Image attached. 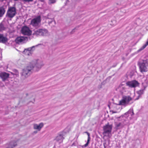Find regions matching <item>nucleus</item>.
<instances>
[{
	"instance_id": "6",
	"label": "nucleus",
	"mask_w": 148,
	"mask_h": 148,
	"mask_svg": "<svg viewBox=\"0 0 148 148\" xmlns=\"http://www.w3.org/2000/svg\"><path fill=\"white\" fill-rule=\"evenodd\" d=\"M134 114L133 110L132 109H130L129 111L125 113L123 116L122 118H124L129 122V121L132 118V116Z\"/></svg>"
},
{
	"instance_id": "18",
	"label": "nucleus",
	"mask_w": 148,
	"mask_h": 148,
	"mask_svg": "<svg viewBox=\"0 0 148 148\" xmlns=\"http://www.w3.org/2000/svg\"><path fill=\"white\" fill-rule=\"evenodd\" d=\"M7 41V38L3 36L2 34H0V42L5 43Z\"/></svg>"
},
{
	"instance_id": "23",
	"label": "nucleus",
	"mask_w": 148,
	"mask_h": 148,
	"mask_svg": "<svg viewBox=\"0 0 148 148\" xmlns=\"http://www.w3.org/2000/svg\"><path fill=\"white\" fill-rule=\"evenodd\" d=\"M125 100L124 99L123 97V99L121 100L119 102V105H127Z\"/></svg>"
},
{
	"instance_id": "28",
	"label": "nucleus",
	"mask_w": 148,
	"mask_h": 148,
	"mask_svg": "<svg viewBox=\"0 0 148 148\" xmlns=\"http://www.w3.org/2000/svg\"><path fill=\"white\" fill-rule=\"evenodd\" d=\"M15 72H16V75L17 76L18 75V71L16 70H15Z\"/></svg>"
},
{
	"instance_id": "17",
	"label": "nucleus",
	"mask_w": 148,
	"mask_h": 148,
	"mask_svg": "<svg viewBox=\"0 0 148 148\" xmlns=\"http://www.w3.org/2000/svg\"><path fill=\"white\" fill-rule=\"evenodd\" d=\"M43 123H40L38 125L35 124L34 125V128L35 130H38L40 131L43 126Z\"/></svg>"
},
{
	"instance_id": "11",
	"label": "nucleus",
	"mask_w": 148,
	"mask_h": 148,
	"mask_svg": "<svg viewBox=\"0 0 148 148\" xmlns=\"http://www.w3.org/2000/svg\"><path fill=\"white\" fill-rule=\"evenodd\" d=\"M127 86L131 88H135L139 85L138 82L136 80H133L131 81H128L126 83Z\"/></svg>"
},
{
	"instance_id": "7",
	"label": "nucleus",
	"mask_w": 148,
	"mask_h": 148,
	"mask_svg": "<svg viewBox=\"0 0 148 148\" xmlns=\"http://www.w3.org/2000/svg\"><path fill=\"white\" fill-rule=\"evenodd\" d=\"M103 134L105 136H109L112 131V125L108 124L103 127Z\"/></svg>"
},
{
	"instance_id": "33",
	"label": "nucleus",
	"mask_w": 148,
	"mask_h": 148,
	"mask_svg": "<svg viewBox=\"0 0 148 148\" xmlns=\"http://www.w3.org/2000/svg\"><path fill=\"white\" fill-rule=\"evenodd\" d=\"M40 1L41 2H43L44 1V0H40Z\"/></svg>"
},
{
	"instance_id": "30",
	"label": "nucleus",
	"mask_w": 148,
	"mask_h": 148,
	"mask_svg": "<svg viewBox=\"0 0 148 148\" xmlns=\"http://www.w3.org/2000/svg\"><path fill=\"white\" fill-rule=\"evenodd\" d=\"M75 28H74L71 31V34H72L73 33V32H75Z\"/></svg>"
},
{
	"instance_id": "8",
	"label": "nucleus",
	"mask_w": 148,
	"mask_h": 148,
	"mask_svg": "<svg viewBox=\"0 0 148 148\" xmlns=\"http://www.w3.org/2000/svg\"><path fill=\"white\" fill-rule=\"evenodd\" d=\"M16 8L14 7H10L8 10L7 16L10 18H12L16 15Z\"/></svg>"
},
{
	"instance_id": "25",
	"label": "nucleus",
	"mask_w": 148,
	"mask_h": 148,
	"mask_svg": "<svg viewBox=\"0 0 148 148\" xmlns=\"http://www.w3.org/2000/svg\"><path fill=\"white\" fill-rule=\"evenodd\" d=\"M5 28L4 25L2 23L0 24V31L4 30Z\"/></svg>"
},
{
	"instance_id": "22",
	"label": "nucleus",
	"mask_w": 148,
	"mask_h": 148,
	"mask_svg": "<svg viewBox=\"0 0 148 148\" xmlns=\"http://www.w3.org/2000/svg\"><path fill=\"white\" fill-rule=\"evenodd\" d=\"M86 133H87V134L88 136V140H87V142L83 146V147H86L88 146V145L89 144V141H90V134L87 132H86Z\"/></svg>"
},
{
	"instance_id": "12",
	"label": "nucleus",
	"mask_w": 148,
	"mask_h": 148,
	"mask_svg": "<svg viewBox=\"0 0 148 148\" xmlns=\"http://www.w3.org/2000/svg\"><path fill=\"white\" fill-rule=\"evenodd\" d=\"M28 39V38L26 37L20 36L17 37L15 41L17 43H24Z\"/></svg>"
},
{
	"instance_id": "10",
	"label": "nucleus",
	"mask_w": 148,
	"mask_h": 148,
	"mask_svg": "<svg viewBox=\"0 0 148 148\" xmlns=\"http://www.w3.org/2000/svg\"><path fill=\"white\" fill-rule=\"evenodd\" d=\"M21 33L25 35L30 36L32 34V31L29 27L25 26L23 27L21 30Z\"/></svg>"
},
{
	"instance_id": "15",
	"label": "nucleus",
	"mask_w": 148,
	"mask_h": 148,
	"mask_svg": "<svg viewBox=\"0 0 148 148\" xmlns=\"http://www.w3.org/2000/svg\"><path fill=\"white\" fill-rule=\"evenodd\" d=\"M9 74L5 72H2L0 73V77L2 79L3 81L7 80L9 77Z\"/></svg>"
},
{
	"instance_id": "2",
	"label": "nucleus",
	"mask_w": 148,
	"mask_h": 148,
	"mask_svg": "<svg viewBox=\"0 0 148 148\" xmlns=\"http://www.w3.org/2000/svg\"><path fill=\"white\" fill-rule=\"evenodd\" d=\"M48 30L44 28L34 29L32 34L36 36H46L48 35Z\"/></svg>"
},
{
	"instance_id": "32",
	"label": "nucleus",
	"mask_w": 148,
	"mask_h": 148,
	"mask_svg": "<svg viewBox=\"0 0 148 148\" xmlns=\"http://www.w3.org/2000/svg\"><path fill=\"white\" fill-rule=\"evenodd\" d=\"M116 112H113V113H116Z\"/></svg>"
},
{
	"instance_id": "9",
	"label": "nucleus",
	"mask_w": 148,
	"mask_h": 148,
	"mask_svg": "<svg viewBox=\"0 0 148 148\" xmlns=\"http://www.w3.org/2000/svg\"><path fill=\"white\" fill-rule=\"evenodd\" d=\"M139 65L141 72L147 71L148 63L146 61H144L143 62L140 63Z\"/></svg>"
},
{
	"instance_id": "4",
	"label": "nucleus",
	"mask_w": 148,
	"mask_h": 148,
	"mask_svg": "<svg viewBox=\"0 0 148 148\" xmlns=\"http://www.w3.org/2000/svg\"><path fill=\"white\" fill-rule=\"evenodd\" d=\"M41 21V17L38 16L31 20L30 24L34 27H38L40 26Z\"/></svg>"
},
{
	"instance_id": "3",
	"label": "nucleus",
	"mask_w": 148,
	"mask_h": 148,
	"mask_svg": "<svg viewBox=\"0 0 148 148\" xmlns=\"http://www.w3.org/2000/svg\"><path fill=\"white\" fill-rule=\"evenodd\" d=\"M121 117H122V116H121L118 118L119 121H120L121 122L116 123L115 124V127L117 129L123 128L124 126L127 125L129 123V122L127 121L126 119Z\"/></svg>"
},
{
	"instance_id": "5",
	"label": "nucleus",
	"mask_w": 148,
	"mask_h": 148,
	"mask_svg": "<svg viewBox=\"0 0 148 148\" xmlns=\"http://www.w3.org/2000/svg\"><path fill=\"white\" fill-rule=\"evenodd\" d=\"M143 80L142 85L143 87V88L141 89L138 91V93L140 95H141L143 93L144 90L148 85V77H144L143 79Z\"/></svg>"
},
{
	"instance_id": "20",
	"label": "nucleus",
	"mask_w": 148,
	"mask_h": 148,
	"mask_svg": "<svg viewBox=\"0 0 148 148\" xmlns=\"http://www.w3.org/2000/svg\"><path fill=\"white\" fill-rule=\"evenodd\" d=\"M17 145L16 142L12 141L9 144L7 148H13L14 147L16 146Z\"/></svg>"
},
{
	"instance_id": "14",
	"label": "nucleus",
	"mask_w": 148,
	"mask_h": 148,
	"mask_svg": "<svg viewBox=\"0 0 148 148\" xmlns=\"http://www.w3.org/2000/svg\"><path fill=\"white\" fill-rule=\"evenodd\" d=\"M116 90L120 92L121 94H123L126 91V89L125 88L123 84H120L119 85Z\"/></svg>"
},
{
	"instance_id": "21",
	"label": "nucleus",
	"mask_w": 148,
	"mask_h": 148,
	"mask_svg": "<svg viewBox=\"0 0 148 148\" xmlns=\"http://www.w3.org/2000/svg\"><path fill=\"white\" fill-rule=\"evenodd\" d=\"M35 46H33L31 47L28 48L27 49H25L24 50V52L25 53L27 52L26 53L29 55V53H31V51L32 50L33 48H34Z\"/></svg>"
},
{
	"instance_id": "24",
	"label": "nucleus",
	"mask_w": 148,
	"mask_h": 148,
	"mask_svg": "<svg viewBox=\"0 0 148 148\" xmlns=\"http://www.w3.org/2000/svg\"><path fill=\"white\" fill-rule=\"evenodd\" d=\"M5 12V11L3 8H0V17L3 16Z\"/></svg>"
},
{
	"instance_id": "26",
	"label": "nucleus",
	"mask_w": 148,
	"mask_h": 148,
	"mask_svg": "<svg viewBox=\"0 0 148 148\" xmlns=\"http://www.w3.org/2000/svg\"><path fill=\"white\" fill-rule=\"evenodd\" d=\"M56 2V0H49L48 1V3L50 5L51 4H53L55 3Z\"/></svg>"
},
{
	"instance_id": "27",
	"label": "nucleus",
	"mask_w": 148,
	"mask_h": 148,
	"mask_svg": "<svg viewBox=\"0 0 148 148\" xmlns=\"http://www.w3.org/2000/svg\"><path fill=\"white\" fill-rule=\"evenodd\" d=\"M107 143H108L106 141H105V142L103 143V145L104 146V148H106L107 146Z\"/></svg>"
},
{
	"instance_id": "1",
	"label": "nucleus",
	"mask_w": 148,
	"mask_h": 148,
	"mask_svg": "<svg viewBox=\"0 0 148 148\" xmlns=\"http://www.w3.org/2000/svg\"><path fill=\"white\" fill-rule=\"evenodd\" d=\"M32 66H28L22 70L21 73L22 78L25 79L32 73V71H38L43 66V62L40 60H35L32 62Z\"/></svg>"
},
{
	"instance_id": "16",
	"label": "nucleus",
	"mask_w": 148,
	"mask_h": 148,
	"mask_svg": "<svg viewBox=\"0 0 148 148\" xmlns=\"http://www.w3.org/2000/svg\"><path fill=\"white\" fill-rule=\"evenodd\" d=\"M64 138L63 135L62 134L58 135L56 138L55 140L59 143H62L63 141Z\"/></svg>"
},
{
	"instance_id": "29",
	"label": "nucleus",
	"mask_w": 148,
	"mask_h": 148,
	"mask_svg": "<svg viewBox=\"0 0 148 148\" xmlns=\"http://www.w3.org/2000/svg\"><path fill=\"white\" fill-rule=\"evenodd\" d=\"M33 0H23V1L25 2H30L32 1Z\"/></svg>"
},
{
	"instance_id": "13",
	"label": "nucleus",
	"mask_w": 148,
	"mask_h": 148,
	"mask_svg": "<svg viewBox=\"0 0 148 148\" xmlns=\"http://www.w3.org/2000/svg\"><path fill=\"white\" fill-rule=\"evenodd\" d=\"M51 14H49L47 15L44 16V18L45 19L46 21L48 22V23L50 25H51V23L53 22H54L55 23L54 19L51 18Z\"/></svg>"
},
{
	"instance_id": "31",
	"label": "nucleus",
	"mask_w": 148,
	"mask_h": 148,
	"mask_svg": "<svg viewBox=\"0 0 148 148\" xmlns=\"http://www.w3.org/2000/svg\"><path fill=\"white\" fill-rule=\"evenodd\" d=\"M37 131H35L34 132V133H37Z\"/></svg>"
},
{
	"instance_id": "19",
	"label": "nucleus",
	"mask_w": 148,
	"mask_h": 148,
	"mask_svg": "<svg viewBox=\"0 0 148 148\" xmlns=\"http://www.w3.org/2000/svg\"><path fill=\"white\" fill-rule=\"evenodd\" d=\"M123 97L127 104L132 99V98L129 96H124Z\"/></svg>"
}]
</instances>
